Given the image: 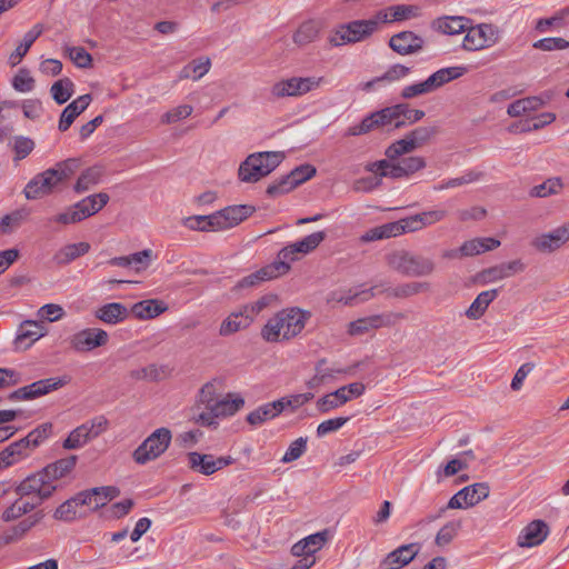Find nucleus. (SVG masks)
Here are the masks:
<instances>
[{"label":"nucleus","mask_w":569,"mask_h":569,"mask_svg":"<svg viewBox=\"0 0 569 569\" xmlns=\"http://www.w3.org/2000/svg\"><path fill=\"white\" fill-rule=\"evenodd\" d=\"M12 86L19 92H29L34 87V80L30 76L29 70L22 68L13 77Z\"/></svg>","instance_id":"obj_61"},{"label":"nucleus","mask_w":569,"mask_h":569,"mask_svg":"<svg viewBox=\"0 0 569 569\" xmlns=\"http://www.w3.org/2000/svg\"><path fill=\"white\" fill-rule=\"evenodd\" d=\"M377 29L378 24L375 17L368 20H355L340 26L330 37V43L339 47L359 42L370 37Z\"/></svg>","instance_id":"obj_10"},{"label":"nucleus","mask_w":569,"mask_h":569,"mask_svg":"<svg viewBox=\"0 0 569 569\" xmlns=\"http://www.w3.org/2000/svg\"><path fill=\"white\" fill-rule=\"evenodd\" d=\"M94 495H98V491L91 488L80 491L76 496L71 497V500H74L73 503L76 507H78L79 510H81V508L83 507H87L89 511H96L97 508H94V500H97V498L94 497Z\"/></svg>","instance_id":"obj_62"},{"label":"nucleus","mask_w":569,"mask_h":569,"mask_svg":"<svg viewBox=\"0 0 569 569\" xmlns=\"http://www.w3.org/2000/svg\"><path fill=\"white\" fill-rule=\"evenodd\" d=\"M43 518L42 511H38L26 519L21 520L18 525L13 526L3 536L6 545L18 541L21 539L32 527H34Z\"/></svg>","instance_id":"obj_38"},{"label":"nucleus","mask_w":569,"mask_h":569,"mask_svg":"<svg viewBox=\"0 0 569 569\" xmlns=\"http://www.w3.org/2000/svg\"><path fill=\"white\" fill-rule=\"evenodd\" d=\"M103 174V170L101 167H91L81 173L78 178L74 190L76 192H84L89 190L92 186L97 184Z\"/></svg>","instance_id":"obj_50"},{"label":"nucleus","mask_w":569,"mask_h":569,"mask_svg":"<svg viewBox=\"0 0 569 569\" xmlns=\"http://www.w3.org/2000/svg\"><path fill=\"white\" fill-rule=\"evenodd\" d=\"M90 250V244L88 242H78V243H70L64 247H62L56 254H54V261L64 266L73 261L74 259L88 253Z\"/></svg>","instance_id":"obj_41"},{"label":"nucleus","mask_w":569,"mask_h":569,"mask_svg":"<svg viewBox=\"0 0 569 569\" xmlns=\"http://www.w3.org/2000/svg\"><path fill=\"white\" fill-rule=\"evenodd\" d=\"M563 189V183L560 178H549L540 184L531 188L529 194L537 198H546L552 194H558Z\"/></svg>","instance_id":"obj_52"},{"label":"nucleus","mask_w":569,"mask_h":569,"mask_svg":"<svg viewBox=\"0 0 569 569\" xmlns=\"http://www.w3.org/2000/svg\"><path fill=\"white\" fill-rule=\"evenodd\" d=\"M469 20L465 17H441L432 21V29L437 32L453 36L466 32Z\"/></svg>","instance_id":"obj_37"},{"label":"nucleus","mask_w":569,"mask_h":569,"mask_svg":"<svg viewBox=\"0 0 569 569\" xmlns=\"http://www.w3.org/2000/svg\"><path fill=\"white\" fill-rule=\"evenodd\" d=\"M93 490L98 491V495H94L97 498V500H94V508H97V510L120 495V489L114 486L94 487Z\"/></svg>","instance_id":"obj_59"},{"label":"nucleus","mask_w":569,"mask_h":569,"mask_svg":"<svg viewBox=\"0 0 569 569\" xmlns=\"http://www.w3.org/2000/svg\"><path fill=\"white\" fill-rule=\"evenodd\" d=\"M193 108L190 104L178 106L161 116V122L164 124L176 123L182 119L190 117Z\"/></svg>","instance_id":"obj_57"},{"label":"nucleus","mask_w":569,"mask_h":569,"mask_svg":"<svg viewBox=\"0 0 569 569\" xmlns=\"http://www.w3.org/2000/svg\"><path fill=\"white\" fill-rule=\"evenodd\" d=\"M569 241V221L555 230L542 233L531 241V246L543 253H550L561 248Z\"/></svg>","instance_id":"obj_21"},{"label":"nucleus","mask_w":569,"mask_h":569,"mask_svg":"<svg viewBox=\"0 0 569 569\" xmlns=\"http://www.w3.org/2000/svg\"><path fill=\"white\" fill-rule=\"evenodd\" d=\"M273 300L271 296H263L252 303H248L241 307L243 313L249 317L250 322L253 321L254 317L258 316L263 309H266Z\"/></svg>","instance_id":"obj_64"},{"label":"nucleus","mask_w":569,"mask_h":569,"mask_svg":"<svg viewBox=\"0 0 569 569\" xmlns=\"http://www.w3.org/2000/svg\"><path fill=\"white\" fill-rule=\"evenodd\" d=\"M78 457L76 455L68 456L49 463L42 469V473L47 476L50 481H54L68 476L76 467Z\"/></svg>","instance_id":"obj_33"},{"label":"nucleus","mask_w":569,"mask_h":569,"mask_svg":"<svg viewBox=\"0 0 569 569\" xmlns=\"http://www.w3.org/2000/svg\"><path fill=\"white\" fill-rule=\"evenodd\" d=\"M91 94H83L78 97L69 103L62 111L59 120V130L64 132L73 123L74 119L80 116L91 103Z\"/></svg>","instance_id":"obj_31"},{"label":"nucleus","mask_w":569,"mask_h":569,"mask_svg":"<svg viewBox=\"0 0 569 569\" xmlns=\"http://www.w3.org/2000/svg\"><path fill=\"white\" fill-rule=\"evenodd\" d=\"M290 270V267H287L283 262H278L277 260L268 264L260 270L250 273L249 276L242 278L238 286L240 288L254 287L263 281L274 279L279 276L287 273Z\"/></svg>","instance_id":"obj_27"},{"label":"nucleus","mask_w":569,"mask_h":569,"mask_svg":"<svg viewBox=\"0 0 569 569\" xmlns=\"http://www.w3.org/2000/svg\"><path fill=\"white\" fill-rule=\"evenodd\" d=\"M44 335L46 329L41 322L26 320L20 325L18 329V335L16 337L14 343L17 348L27 349L34 341L39 340Z\"/></svg>","instance_id":"obj_30"},{"label":"nucleus","mask_w":569,"mask_h":569,"mask_svg":"<svg viewBox=\"0 0 569 569\" xmlns=\"http://www.w3.org/2000/svg\"><path fill=\"white\" fill-rule=\"evenodd\" d=\"M168 310V306L158 299H147L136 302L131 310L136 318L141 320L153 319Z\"/></svg>","instance_id":"obj_32"},{"label":"nucleus","mask_w":569,"mask_h":569,"mask_svg":"<svg viewBox=\"0 0 569 569\" xmlns=\"http://www.w3.org/2000/svg\"><path fill=\"white\" fill-rule=\"evenodd\" d=\"M392 237H397L393 221L366 231L360 239L362 242H371L376 240L389 239Z\"/></svg>","instance_id":"obj_54"},{"label":"nucleus","mask_w":569,"mask_h":569,"mask_svg":"<svg viewBox=\"0 0 569 569\" xmlns=\"http://www.w3.org/2000/svg\"><path fill=\"white\" fill-rule=\"evenodd\" d=\"M74 84L69 78H62L56 81L50 89L53 100L58 104L66 103L73 94Z\"/></svg>","instance_id":"obj_51"},{"label":"nucleus","mask_w":569,"mask_h":569,"mask_svg":"<svg viewBox=\"0 0 569 569\" xmlns=\"http://www.w3.org/2000/svg\"><path fill=\"white\" fill-rule=\"evenodd\" d=\"M296 187H298V186L291 179L290 173H288L287 176L282 177L278 181H276L272 184H270L267 188V193L270 197H277L279 194H283V193H287V192L293 190Z\"/></svg>","instance_id":"obj_60"},{"label":"nucleus","mask_w":569,"mask_h":569,"mask_svg":"<svg viewBox=\"0 0 569 569\" xmlns=\"http://www.w3.org/2000/svg\"><path fill=\"white\" fill-rule=\"evenodd\" d=\"M307 442V437L297 438L295 441L290 443L289 448L281 458V461L284 463H289L299 459L306 452Z\"/></svg>","instance_id":"obj_56"},{"label":"nucleus","mask_w":569,"mask_h":569,"mask_svg":"<svg viewBox=\"0 0 569 569\" xmlns=\"http://www.w3.org/2000/svg\"><path fill=\"white\" fill-rule=\"evenodd\" d=\"M545 104V101L540 97H527L523 99L516 100L509 104L507 113L510 117H520L527 112L536 111Z\"/></svg>","instance_id":"obj_45"},{"label":"nucleus","mask_w":569,"mask_h":569,"mask_svg":"<svg viewBox=\"0 0 569 569\" xmlns=\"http://www.w3.org/2000/svg\"><path fill=\"white\" fill-rule=\"evenodd\" d=\"M419 16V7L412 4L390 6L376 13L377 24L403 21Z\"/></svg>","instance_id":"obj_28"},{"label":"nucleus","mask_w":569,"mask_h":569,"mask_svg":"<svg viewBox=\"0 0 569 569\" xmlns=\"http://www.w3.org/2000/svg\"><path fill=\"white\" fill-rule=\"evenodd\" d=\"M254 212V207L248 204L230 206L220 211L210 214L209 224L213 231L231 229Z\"/></svg>","instance_id":"obj_16"},{"label":"nucleus","mask_w":569,"mask_h":569,"mask_svg":"<svg viewBox=\"0 0 569 569\" xmlns=\"http://www.w3.org/2000/svg\"><path fill=\"white\" fill-rule=\"evenodd\" d=\"M109 201V196L106 192L91 194L81 201L77 202V208H80L81 213L86 219L99 212Z\"/></svg>","instance_id":"obj_44"},{"label":"nucleus","mask_w":569,"mask_h":569,"mask_svg":"<svg viewBox=\"0 0 569 569\" xmlns=\"http://www.w3.org/2000/svg\"><path fill=\"white\" fill-rule=\"evenodd\" d=\"M420 218H418V214H412L410 217L400 219L398 221H393L396 234L400 236L408 232H416L419 231L422 228L420 223Z\"/></svg>","instance_id":"obj_58"},{"label":"nucleus","mask_w":569,"mask_h":569,"mask_svg":"<svg viewBox=\"0 0 569 569\" xmlns=\"http://www.w3.org/2000/svg\"><path fill=\"white\" fill-rule=\"evenodd\" d=\"M57 488V485L52 483L40 470L22 480L16 488V492L20 497H32V499L44 501L53 495Z\"/></svg>","instance_id":"obj_15"},{"label":"nucleus","mask_w":569,"mask_h":569,"mask_svg":"<svg viewBox=\"0 0 569 569\" xmlns=\"http://www.w3.org/2000/svg\"><path fill=\"white\" fill-rule=\"evenodd\" d=\"M460 529H461L460 520L448 521L437 532L436 538H435V543L438 547H445V546L449 545L457 537Z\"/></svg>","instance_id":"obj_53"},{"label":"nucleus","mask_w":569,"mask_h":569,"mask_svg":"<svg viewBox=\"0 0 569 569\" xmlns=\"http://www.w3.org/2000/svg\"><path fill=\"white\" fill-rule=\"evenodd\" d=\"M403 312H383L359 318L348 323L347 333L351 337H359L380 328H389L403 320Z\"/></svg>","instance_id":"obj_12"},{"label":"nucleus","mask_w":569,"mask_h":569,"mask_svg":"<svg viewBox=\"0 0 569 569\" xmlns=\"http://www.w3.org/2000/svg\"><path fill=\"white\" fill-rule=\"evenodd\" d=\"M386 263L391 270L411 278L429 277L436 270V262L432 258L406 249H398L388 253Z\"/></svg>","instance_id":"obj_4"},{"label":"nucleus","mask_w":569,"mask_h":569,"mask_svg":"<svg viewBox=\"0 0 569 569\" xmlns=\"http://www.w3.org/2000/svg\"><path fill=\"white\" fill-rule=\"evenodd\" d=\"M64 381L62 379L49 378L36 381L29 386L19 388L18 390L9 395L10 400H29L42 395H46L52 390L62 387Z\"/></svg>","instance_id":"obj_24"},{"label":"nucleus","mask_w":569,"mask_h":569,"mask_svg":"<svg viewBox=\"0 0 569 569\" xmlns=\"http://www.w3.org/2000/svg\"><path fill=\"white\" fill-rule=\"evenodd\" d=\"M466 71L467 69L465 67L442 68L433 72L425 81L405 87L401 90L400 97L403 99H412L419 96L428 94L441 88L443 84L460 78L466 73Z\"/></svg>","instance_id":"obj_8"},{"label":"nucleus","mask_w":569,"mask_h":569,"mask_svg":"<svg viewBox=\"0 0 569 569\" xmlns=\"http://www.w3.org/2000/svg\"><path fill=\"white\" fill-rule=\"evenodd\" d=\"M416 147L419 149L427 144L436 134V127H418L409 132Z\"/></svg>","instance_id":"obj_63"},{"label":"nucleus","mask_w":569,"mask_h":569,"mask_svg":"<svg viewBox=\"0 0 569 569\" xmlns=\"http://www.w3.org/2000/svg\"><path fill=\"white\" fill-rule=\"evenodd\" d=\"M283 158V153L279 151L252 153L241 162L238 170L239 179L242 182L254 183L271 173Z\"/></svg>","instance_id":"obj_6"},{"label":"nucleus","mask_w":569,"mask_h":569,"mask_svg":"<svg viewBox=\"0 0 569 569\" xmlns=\"http://www.w3.org/2000/svg\"><path fill=\"white\" fill-rule=\"evenodd\" d=\"M98 436L99 431L94 429H72L69 436L63 440L62 447L69 450L78 449Z\"/></svg>","instance_id":"obj_46"},{"label":"nucleus","mask_w":569,"mask_h":569,"mask_svg":"<svg viewBox=\"0 0 569 569\" xmlns=\"http://www.w3.org/2000/svg\"><path fill=\"white\" fill-rule=\"evenodd\" d=\"M93 315L101 322L116 326L130 317V310L120 302H109L97 308Z\"/></svg>","instance_id":"obj_29"},{"label":"nucleus","mask_w":569,"mask_h":569,"mask_svg":"<svg viewBox=\"0 0 569 569\" xmlns=\"http://www.w3.org/2000/svg\"><path fill=\"white\" fill-rule=\"evenodd\" d=\"M425 117V111L411 109L408 103H397L375 111L348 129L349 136H361L378 129H400L413 124Z\"/></svg>","instance_id":"obj_1"},{"label":"nucleus","mask_w":569,"mask_h":569,"mask_svg":"<svg viewBox=\"0 0 569 569\" xmlns=\"http://www.w3.org/2000/svg\"><path fill=\"white\" fill-rule=\"evenodd\" d=\"M313 398V393H295L281 397L276 400L277 407L279 409V415L281 413H293L300 407L309 402Z\"/></svg>","instance_id":"obj_42"},{"label":"nucleus","mask_w":569,"mask_h":569,"mask_svg":"<svg viewBox=\"0 0 569 569\" xmlns=\"http://www.w3.org/2000/svg\"><path fill=\"white\" fill-rule=\"evenodd\" d=\"M498 297V289H490L480 292L477 298L472 301L470 307L466 310L465 315L468 319L478 320L480 319L489 305Z\"/></svg>","instance_id":"obj_36"},{"label":"nucleus","mask_w":569,"mask_h":569,"mask_svg":"<svg viewBox=\"0 0 569 569\" xmlns=\"http://www.w3.org/2000/svg\"><path fill=\"white\" fill-rule=\"evenodd\" d=\"M246 405L244 398L238 392H228L222 399L214 401L199 412L192 415V421L197 425L212 427L224 419L233 417Z\"/></svg>","instance_id":"obj_5"},{"label":"nucleus","mask_w":569,"mask_h":569,"mask_svg":"<svg viewBox=\"0 0 569 569\" xmlns=\"http://www.w3.org/2000/svg\"><path fill=\"white\" fill-rule=\"evenodd\" d=\"M74 500L68 499L62 502L54 511L53 517L58 520H63L67 522H71L77 518H81L86 516V512L78 509L74 506Z\"/></svg>","instance_id":"obj_55"},{"label":"nucleus","mask_w":569,"mask_h":569,"mask_svg":"<svg viewBox=\"0 0 569 569\" xmlns=\"http://www.w3.org/2000/svg\"><path fill=\"white\" fill-rule=\"evenodd\" d=\"M500 246V241L498 239L488 237V238H475L468 241H465L459 248L460 257H472L486 251L493 250Z\"/></svg>","instance_id":"obj_34"},{"label":"nucleus","mask_w":569,"mask_h":569,"mask_svg":"<svg viewBox=\"0 0 569 569\" xmlns=\"http://www.w3.org/2000/svg\"><path fill=\"white\" fill-rule=\"evenodd\" d=\"M525 269V262L521 259H515L486 268L478 273L477 278L481 284H489L521 273Z\"/></svg>","instance_id":"obj_19"},{"label":"nucleus","mask_w":569,"mask_h":569,"mask_svg":"<svg viewBox=\"0 0 569 569\" xmlns=\"http://www.w3.org/2000/svg\"><path fill=\"white\" fill-rule=\"evenodd\" d=\"M307 319L308 313L299 308L283 309L268 320L261 337L268 342L289 340L302 331Z\"/></svg>","instance_id":"obj_3"},{"label":"nucleus","mask_w":569,"mask_h":569,"mask_svg":"<svg viewBox=\"0 0 569 569\" xmlns=\"http://www.w3.org/2000/svg\"><path fill=\"white\" fill-rule=\"evenodd\" d=\"M78 168L79 160L70 158L59 162L54 168L47 169L36 174L24 188L23 192L26 198L34 200L50 194L56 187L67 181Z\"/></svg>","instance_id":"obj_2"},{"label":"nucleus","mask_w":569,"mask_h":569,"mask_svg":"<svg viewBox=\"0 0 569 569\" xmlns=\"http://www.w3.org/2000/svg\"><path fill=\"white\" fill-rule=\"evenodd\" d=\"M382 287L381 284L373 286L369 292L370 297H375L378 293H386L387 298H395V299H407L412 296L422 293V292H429L431 289V286L429 282H419V281H411L398 284L396 287H387L379 290V288Z\"/></svg>","instance_id":"obj_22"},{"label":"nucleus","mask_w":569,"mask_h":569,"mask_svg":"<svg viewBox=\"0 0 569 569\" xmlns=\"http://www.w3.org/2000/svg\"><path fill=\"white\" fill-rule=\"evenodd\" d=\"M417 149L418 148L408 132L402 139L395 141L386 149V160H398L401 156L411 153Z\"/></svg>","instance_id":"obj_48"},{"label":"nucleus","mask_w":569,"mask_h":569,"mask_svg":"<svg viewBox=\"0 0 569 569\" xmlns=\"http://www.w3.org/2000/svg\"><path fill=\"white\" fill-rule=\"evenodd\" d=\"M326 238L325 231H317L308 234L300 241L291 243L282 248L277 256L278 262H283L287 267H290V262L298 259V254H308L312 252Z\"/></svg>","instance_id":"obj_17"},{"label":"nucleus","mask_w":569,"mask_h":569,"mask_svg":"<svg viewBox=\"0 0 569 569\" xmlns=\"http://www.w3.org/2000/svg\"><path fill=\"white\" fill-rule=\"evenodd\" d=\"M48 429H32L26 437L10 443L0 452V469L13 465L19 459L29 456L44 439Z\"/></svg>","instance_id":"obj_9"},{"label":"nucleus","mask_w":569,"mask_h":569,"mask_svg":"<svg viewBox=\"0 0 569 569\" xmlns=\"http://www.w3.org/2000/svg\"><path fill=\"white\" fill-rule=\"evenodd\" d=\"M221 387V381L219 379H212L208 382H206L198 392V408L197 412L201 410V406L203 408L208 407L209 405L213 403L218 399V393Z\"/></svg>","instance_id":"obj_49"},{"label":"nucleus","mask_w":569,"mask_h":569,"mask_svg":"<svg viewBox=\"0 0 569 569\" xmlns=\"http://www.w3.org/2000/svg\"><path fill=\"white\" fill-rule=\"evenodd\" d=\"M171 438L170 429H154L133 451V460L138 465H146L157 459L168 449Z\"/></svg>","instance_id":"obj_11"},{"label":"nucleus","mask_w":569,"mask_h":569,"mask_svg":"<svg viewBox=\"0 0 569 569\" xmlns=\"http://www.w3.org/2000/svg\"><path fill=\"white\" fill-rule=\"evenodd\" d=\"M251 325L249 317H247L242 309L230 313L220 325L219 335L221 337H228L238 332L241 329H246Z\"/></svg>","instance_id":"obj_39"},{"label":"nucleus","mask_w":569,"mask_h":569,"mask_svg":"<svg viewBox=\"0 0 569 569\" xmlns=\"http://www.w3.org/2000/svg\"><path fill=\"white\" fill-rule=\"evenodd\" d=\"M389 47L398 54L408 56L421 51L425 40L412 31H401L390 38Z\"/></svg>","instance_id":"obj_25"},{"label":"nucleus","mask_w":569,"mask_h":569,"mask_svg":"<svg viewBox=\"0 0 569 569\" xmlns=\"http://www.w3.org/2000/svg\"><path fill=\"white\" fill-rule=\"evenodd\" d=\"M315 376L308 381L309 388H317L329 380H332L336 378L337 375L347 373L348 370L342 369L340 367H328L326 359H320L315 367Z\"/></svg>","instance_id":"obj_35"},{"label":"nucleus","mask_w":569,"mask_h":569,"mask_svg":"<svg viewBox=\"0 0 569 569\" xmlns=\"http://www.w3.org/2000/svg\"><path fill=\"white\" fill-rule=\"evenodd\" d=\"M189 468L204 476H210L217 471L214 457L212 455L192 451L188 453Z\"/></svg>","instance_id":"obj_40"},{"label":"nucleus","mask_w":569,"mask_h":569,"mask_svg":"<svg viewBox=\"0 0 569 569\" xmlns=\"http://www.w3.org/2000/svg\"><path fill=\"white\" fill-rule=\"evenodd\" d=\"M420 543L411 542L402 545L389 552L380 562V569H401L409 565L419 553Z\"/></svg>","instance_id":"obj_23"},{"label":"nucleus","mask_w":569,"mask_h":569,"mask_svg":"<svg viewBox=\"0 0 569 569\" xmlns=\"http://www.w3.org/2000/svg\"><path fill=\"white\" fill-rule=\"evenodd\" d=\"M325 82L323 77L300 78L293 77L280 80L271 87V94L274 98L298 97L318 89Z\"/></svg>","instance_id":"obj_14"},{"label":"nucleus","mask_w":569,"mask_h":569,"mask_svg":"<svg viewBox=\"0 0 569 569\" xmlns=\"http://www.w3.org/2000/svg\"><path fill=\"white\" fill-rule=\"evenodd\" d=\"M427 167L426 159L411 156L398 160H379L367 166V170L379 177L402 179L409 178Z\"/></svg>","instance_id":"obj_7"},{"label":"nucleus","mask_w":569,"mask_h":569,"mask_svg":"<svg viewBox=\"0 0 569 569\" xmlns=\"http://www.w3.org/2000/svg\"><path fill=\"white\" fill-rule=\"evenodd\" d=\"M321 29V22L318 20H307L302 22L293 34V42L299 46H306L316 40Z\"/></svg>","instance_id":"obj_43"},{"label":"nucleus","mask_w":569,"mask_h":569,"mask_svg":"<svg viewBox=\"0 0 569 569\" xmlns=\"http://www.w3.org/2000/svg\"><path fill=\"white\" fill-rule=\"evenodd\" d=\"M109 341V335L101 328H87L70 338V346L77 352H89L103 347Z\"/></svg>","instance_id":"obj_18"},{"label":"nucleus","mask_w":569,"mask_h":569,"mask_svg":"<svg viewBox=\"0 0 569 569\" xmlns=\"http://www.w3.org/2000/svg\"><path fill=\"white\" fill-rule=\"evenodd\" d=\"M549 535V526L541 519L529 522L518 536V546L531 548L541 545Z\"/></svg>","instance_id":"obj_26"},{"label":"nucleus","mask_w":569,"mask_h":569,"mask_svg":"<svg viewBox=\"0 0 569 569\" xmlns=\"http://www.w3.org/2000/svg\"><path fill=\"white\" fill-rule=\"evenodd\" d=\"M489 486L487 482H478L467 486L453 495L447 503V508L460 509L466 507H473L481 500L489 496Z\"/></svg>","instance_id":"obj_20"},{"label":"nucleus","mask_w":569,"mask_h":569,"mask_svg":"<svg viewBox=\"0 0 569 569\" xmlns=\"http://www.w3.org/2000/svg\"><path fill=\"white\" fill-rule=\"evenodd\" d=\"M278 416L279 409L274 400L272 402L264 403L249 412L246 420L249 425L254 426L267 422Z\"/></svg>","instance_id":"obj_47"},{"label":"nucleus","mask_w":569,"mask_h":569,"mask_svg":"<svg viewBox=\"0 0 569 569\" xmlns=\"http://www.w3.org/2000/svg\"><path fill=\"white\" fill-rule=\"evenodd\" d=\"M500 39V30L491 23H479L467 27L462 48L467 51H478L495 46Z\"/></svg>","instance_id":"obj_13"}]
</instances>
